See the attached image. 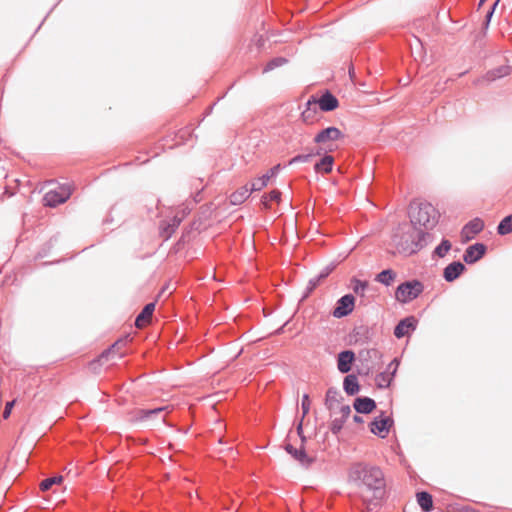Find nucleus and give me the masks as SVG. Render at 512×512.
I'll return each mask as SVG.
<instances>
[{
	"instance_id": "1",
	"label": "nucleus",
	"mask_w": 512,
	"mask_h": 512,
	"mask_svg": "<svg viewBox=\"0 0 512 512\" xmlns=\"http://www.w3.org/2000/svg\"><path fill=\"white\" fill-rule=\"evenodd\" d=\"M349 481L370 495V501L382 500L386 494V480L382 469L366 462L353 463L348 472Z\"/></svg>"
},
{
	"instance_id": "2",
	"label": "nucleus",
	"mask_w": 512,
	"mask_h": 512,
	"mask_svg": "<svg viewBox=\"0 0 512 512\" xmlns=\"http://www.w3.org/2000/svg\"><path fill=\"white\" fill-rule=\"evenodd\" d=\"M430 234L410 223H400L396 228L392 243L399 253L412 255L427 245Z\"/></svg>"
},
{
	"instance_id": "3",
	"label": "nucleus",
	"mask_w": 512,
	"mask_h": 512,
	"mask_svg": "<svg viewBox=\"0 0 512 512\" xmlns=\"http://www.w3.org/2000/svg\"><path fill=\"white\" fill-rule=\"evenodd\" d=\"M408 215L413 225L426 232L432 230L440 218L439 211L430 202L421 199L410 202Z\"/></svg>"
},
{
	"instance_id": "4",
	"label": "nucleus",
	"mask_w": 512,
	"mask_h": 512,
	"mask_svg": "<svg viewBox=\"0 0 512 512\" xmlns=\"http://www.w3.org/2000/svg\"><path fill=\"white\" fill-rule=\"evenodd\" d=\"M424 291V284L418 279L407 280L399 284L395 290V299L407 304L417 299Z\"/></svg>"
},
{
	"instance_id": "5",
	"label": "nucleus",
	"mask_w": 512,
	"mask_h": 512,
	"mask_svg": "<svg viewBox=\"0 0 512 512\" xmlns=\"http://www.w3.org/2000/svg\"><path fill=\"white\" fill-rule=\"evenodd\" d=\"M71 194L72 190L69 184L60 185L57 189L45 193L43 197L44 205L54 208L65 203Z\"/></svg>"
},
{
	"instance_id": "6",
	"label": "nucleus",
	"mask_w": 512,
	"mask_h": 512,
	"mask_svg": "<svg viewBox=\"0 0 512 512\" xmlns=\"http://www.w3.org/2000/svg\"><path fill=\"white\" fill-rule=\"evenodd\" d=\"M394 424V420L391 417L385 416L384 412L373 419V421L369 424L370 431L374 435H377L381 438H385L389 433L391 427Z\"/></svg>"
},
{
	"instance_id": "7",
	"label": "nucleus",
	"mask_w": 512,
	"mask_h": 512,
	"mask_svg": "<svg viewBox=\"0 0 512 512\" xmlns=\"http://www.w3.org/2000/svg\"><path fill=\"white\" fill-rule=\"evenodd\" d=\"M355 307V297L353 294L348 293L340 297L332 311L335 318H344L352 313Z\"/></svg>"
},
{
	"instance_id": "8",
	"label": "nucleus",
	"mask_w": 512,
	"mask_h": 512,
	"mask_svg": "<svg viewBox=\"0 0 512 512\" xmlns=\"http://www.w3.org/2000/svg\"><path fill=\"white\" fill-rule=\"evenodd\" d=\"M373 329L368 325L355 326L349 335L350 343L355 345H364L371 342Z\"/></svg>"
},
{
	"instance_id": "9",
	"label": "nucleus",
	"mask_w": 512,
	"mask_h": 512,
	"mask_svg": "<svg viewBox=\"0 0 512 512\" xmlns=\"http://www.w3.org/2000/svg\"><path fill=\"white\" fill-rule=\"evenodd\" d=\"M359 359L361 362L365 363V374L367 375L370 371L376 368V366H378L382 359V353L375 348L362 349L359 352Z\"/></svg>"
},
{
	"instance_id": "10",
	"label": "nucleus",
	"mask_w": 512,
	"mask_h": 512,
	"mask_svg": "<svg viewBox=\"0 0 512 512\" xmlns=\"http://www.w3.org/2000/svg\"><path fill=\"white\" fill-rule=\"evenodd\" d=\"M417 324L418 320L413 315L401 319L394 328V336L397 339L409 336L413 331L416 330Z\"/></svg>"
},
{
	"instance_id": "11",
	"label": "nucleus",
	"mask_w": 512,
	"mask_h": 512,
	"mask_svg": "<svg viewBox=\"0 0 512 512\" xmlns=\"http://www.w3.org/2000/svg\"><path fill=\"white\" fill-rule=\"evenodd\" d=\"M487 246L484 243H474L467 247L463 254V261L466 264H474L484 257Z\"/></svg>"
},
{
	"instance_id": "12",
	"label": "nucleus",
	"mask_w": 512,
	"mask_h": 512,
	"mask_svg": "<svg viewBox=\"0 0 512 512\" xmlns=\"http://www.w3.org/2000/svg\"><path fill=\"white\" fill-rule=\"evenodd\" d=\"M344 137V134L337 127L331 126L319 131L315 137L314 142L316 144H325L328 142H334Z\"/></svg>"
},
{
	"instance_id": "13",
	"label": "nucleus",
	"mask_w": 512,
	"mask_h": 512,
	"mask_svg": "<svg viewBox=\"0 0 512 512\" xmlns=\"http://www.w3.org/2000/svg\"><path fill=\"white\" fill-rule=\"evenodd\" d=\"M356 355L352 350H343L337 355V369L346 374L351 371Z\"/></svg>"
},
{
	"instance_id": "14",
	"label": "nucleus",
	"mask_w": 512,
	"mask_h": 512,
	"mask_svg": "<svg viewBox=\"0 0 512 512\" xmlns=\"http://www.w3.org/2000/svg\"><path fill=\"white\" fill-rule=\"evenodd\" d=\"M334 268H335L334 264L327 265L319 272L318 275L311 278L307 284V287L305 289V292H304L302 298L303 299L307 298L314 291V289L321 283V281L330 275V273L334 270Z\"/></svg>"
},
{
	"instance_id": "15",
	"label": "nucleus",
	"mask_w": 512,
	"mask_h": 512,
	"mask_svg": "<svg viewBox=\"0 0 512 512\" xmlns=\"http://www.w3.org/2000/svg\"><path fill=\"white\" fill-rule=\"evenodd\" d=\"M284 449L305 468H308L314 462V459L307 455L303 447L297 449L292 444L287 443Z\"/></svg>"
},
{
	"instance_id": "16",
	"label": "nucleus",
	"mask_w": 512,
	"mask_h": 512,
	"mask_svg": "<svg viewBox=\"0 0 512 512\" xmlns=\"http://www.w3.org/2000/svg\"><path fill=\"white\" fill-rule=\"evenodd\" d=\"M466 271L465 265L460 261H453L443 271V278L447 282H453Z\"/></svg>"
},
{
	"instance_id": "17",
	"label": "nucleus",
	"mask_w": 512,
	"mask_h": 512,
	"mask_svg": "<svg viewBox=\"0 0 512 512\" xmlns=\"http://www.w3.org/2000/svg\"><path fill=\"white\" fill-rule=\"evenodd\" d=\"M485 227L484 221L478 217L470 220L462 229L461 235L465 240H471Z\"/></svg>"
},
{
	"instance_id": "18",
	"label": "nucleus",
	"mask_w": 512,
	"mask_h": 512,
	"mask_svg": "<svg viewBox=\"0 0 512 512\" xmlns=\"http://www.w3.org/2000/svg\"><path fill=\"white\" fill-rule=\"evenodd\" d=\"M376 402L368 396H359L354 399L353 408L359 414H370L376 409Z\"/></svg>"
},
{
	"instance_id": "19",
	"label": "nucleus",
	"mask_w": 512,
	"mask_h": 512,
	"mask_svg": "<svg viewBox=\"0 0 512 512\" xmlns=\"http://www.w3.org/2000/svg\"><path fill=\"white\" fill-rule=\"evenodd\" d=\"M319 109L323 112H330L339 106L338 99L328 90L319 99H316Z\"/></svg>"
},
{
	"instance_id": "20",
	"label": "nucleus",
	"mask_w": 512,
	"mask_h": 512,
	"mask_svg": "<svg viewBox=\"0 0 512 512\" xmlns=\"http://www.w3.org/2000/svg\"><path fill=\"white\" fill-rule=\"evenodd\" d=\"M281 169V165L280 164H277L275 166H273L272 168H270L267 173H265L264 175H262L261 177L255 179L252 184H251V190H256V191H260L261 189H263L264 187L267 186L269 180L272 178V177H275L279 171Z\"/></svg>"
},
{
	"instance_id": "21",
	"label": "nucleus",
	"mask_w": 512,
	"mask_h": 512,
	"mask_svg": "<svg viewBox=\"0 0 512 512\" xmlns=\"http://www.w3.org/2000/svg\"><path fill=\"white\" fill-rule=\"evenodd\" d=\"M182 219L178 216H174L170 219L168 222H164L160 226V234L161 236L167 240L169 239L173 233L176 231V229L179 227Z\"/></svg>"
},
{
	"instance_id": "22",
	"label": "nucleus",
	"mask_w": 512,
	"mask_h": 512,
	"mask_svg": "<svg viewBox=\"0 0 512 512\" xmlns=\"http://www.w3.org/2000/svg\"><path fill=\"white\" fill-rule=\"evenodd\" d=\"M318 104L316 103V99L312 97L306 102V109L302 112L301 118L303 122L309 124L314 121L316 114L318 113Z\"/></svg>"
},
{
	"instance_id": "23",
	"label": "nucleus",
	"mask_w": 512,
	"mask_h": 512,
	"mask_svg": "<svg viewBox=\"0 0 512 512\" xmlns=\"http://www.w3.org/2000/svg\"><path fill=\"white\" fill-rule=\"evenodd\" d=\"M154 310H155L154 302H150V303L146 304L143 307L142 311L137 315V317L135 319V326L137 328H142L145 325V323H147L149 321Z\"/></svg>"
},
{
	"instance_id": "24",
	"label": "nucleus",
	"mask_w": 512,
	"mask_h": 512,
	"mask_svg": "<svg viewBox=\"0 0 512 512\" xmlns=\"http://www.w3.org/2000/svg\"><path fill=\"white\" fill-rule=\"evenodd\" d=\"M343 389L349 396L356 395L360 391V385L356 375L348 374L343 380Z\"/></svg>"
},
{
	"instance_id": "25",
	"label": "nucleus",
	"mask_w": 512,
	"mask_h": 512,
	"mask_svg": "<svg viewBox=\"0 0 512 512\" xmlns=\"http://www.w3.org/2000/svg\"><path fill=\"white\" fill-rule=\"evenodd\" d=\"M334 158L329 154H325L319 161L314 164L316 173L327 174L333 169Z\"/></svg>"
},
{
	"instance_id": "26",
	"label": "nucleus",
	"mask_w": 512,
	"mask_h": 512,
	"mask_svg": "<svg viewBox=\"0 0 512 512\" xmlns=\"http://www.w3.org/2000/svg\"><path fill=\"white\" fill-rule=\"evenodd\" d=\"M342 396L340 395L339 390L336 387L328 388L325 396V406L330 411L333 412L335 406L342 400Z\"/></svg>"
},
{
	"instance_id": "27",
	"label": "nucleus",
	"mask_w": 512,
	"mask_h": 512,
	"mask_svg": "<svg viewBox=\"0 0 512 512\" xmlns=\"http://www.w3.org/2000/svg\"><path fill=\"white\" fill-rule=\"evenodd\" d=\"M253 191L254 190H251V187L248 188L246 185L240 187L229 196L230 203L235 206L242 204Z\"/></svg>"
},
{
	"instance_id": "28",
	"label": "nucleus",
	"mask_w": 512,
	"mask_h": 512,
	"mask_svg": "<svg viewBox=\"0 0 512 512\" xmlns=\"http://www.w3.org/2000/svg\"><path fill=\"white\" fill-rule=\"evenodd\" d=\"M416 499L423 512H430L433 509V498L430 493L426 491L417 492Z\"/></svg>"
},
{
	"instance_id": "29",
	"label": "nucleus",
	"mask_w": 512,
	"mask_h": 512,
	"mask_svg": "<svg viewBox=\"0 0 512 512\" xmlns=\"http://www.w3.org/2000/svg\"><path fill=\"white\" fill-rule=\"evenodd\" d=\"M396 277L397 273L393 269L388 268L376 274L375 281L388 287L395 281Z\"/></svg>"
},
{
	"instance_id": "30",
	"label": "nucleus",
	"mask_w": 512,
	"mask_h": 512,
	"mask_svg": "<svg viewBox=\"0 0 512 512\" xmlns=\"http://www.w3.org/2000/svg\"><path fill=\"white\" fill-rule=\"evenodd\" d=\"M510 72V68L508 66H500L493 70L486 72V74L482 77V80L487 82H493L499 78H502L508 75Z\"/></svg>"
},
{
	"instance_id": "31",
	"label": "nucleus",
	"mask_w": 512,
	"mask_h": 512,
	"mask_svg": "<svg viewBox=\"0 0 512 512\" xmlns=\"http://www.w3.org/2000/svg\"><path fill=\"white\" fill-rule=\"evenodd\" d=\"M165 409H166V407H164V406L153 408V409H139L137 411L136 417H137V420L144 422V421H147V420L153 418L154 416L159 415Z\"/></svg>"
},
{
	"instance_id": "32",
	"label": "nucleus",
	"mask_w": 512,
	"mask_h": 512,
	"mask_svg": "<svg viewBox=\"0 0 512 512\" xmlns=\"http://www.w3.org/2000/svg\"><path fill=\"white\" fill-rule=\"evenodd\" d=\"M368 286H369V283L366 280H360L357 277H352L350 280V288L358 296L363 297L365 295V292H366Z\"/></svg>"
},
{
	"instance_id": "33",
	"label": "nucleus",
	"mask_w": 512,
	"mask_h": 512,
	"mask_svg": "<svg viewBox=\"0 0 512 512\" xmlns=\"http://www.w3.org/2000/svg\"><path fill=\"white\" fill-rule=\"evenodd\" d=\"M128 342V336L124 339H119L114 344H112L108 349L104 350L99 356V361L108 360L110 355L114 354L116 350L119 349L120 346H124Z\"/></svg>"
},
{
	"instance_id": "34",
	"label": "nucleus",
	"mask_w": 512,
	"mask_h": 512,
	"mask_svg": "<svg viewBox=\"0 0 512 512\" xmlns=\"http://www.w3.org/2000/svg\"><path fill=\"white\" fill-rule=\"evenodd\" d=\"M497 233L501 236L512 233V214L505 216L497 226Z\"/></svg>"
},
{
	"instance_id": "35",
	"label": "nucleus",
	"mask_w": 512,
	"mask_h": 512,
	"mask_svg": "<svg viewBox=\"0 0 512 512\" xmlns=\"http://www.w3.org/2000/svg\"><path fill=\"white\" fill-rule=\"evenodd\" d=\"M323 149L318 148L316 152H310L307 154H298L290 159L289 165L296 164V163H306L312 160L313 157L319 156L322 154Z\"/></svg>"
},
{
	"instance_id": "36",
	"label": "nucleus",
	"mask_w": 512,
	"mask_h": 512,
	"mask_svg": "<svg viewBox=\"0 0 512 512\" xmlns=\"http://www.w3.org/2000/svg\"><path fill=\"white\" fill-rule=\"evenodd\" d=\"M395 376H392L389 372H380L376 375L375 381L379 389L388 388Z\"/></svg>"
},
{
	"instance_id": "37",
	"label": "nucleus",
	"mask_w": 512,
	"mask_h": 512,
	"mask_svg": "<svg viewBox=\"0 0 512 512\" xmlns=\"http://www.w3.org/2000/svg\"><path fill=\"white\" fill-rule=\"evenodd\" d=\"M62 481L63 477L61 475L48 477L40 483V489L43 492L48 491L53 485L60 484Z\"/></svg>"
},
{
	"instance_id": "38",
	"label": "nucleus",
	"mask_w": 512,
	"mask_h": 512,
	"mask_svg": "<svg viewBox=\"0 0 512 512\" xmlns=\"http://www.w3.org/2000/svg\"><path fill=\"white\" fill-rule=\"evenodd\" d=\"M451 249V242L443 238L441 243L434 249V255L443 258Z\"/></svg>"
},
{
	"instance_id": "39",
	"label": "nucleus",
	"mask_w": 512,
	"mask_h": 512,
	"mask_svg": "<svg viewBox=\"0 0 512 512\" xmlns=\"http://www.w3.org/2000/svg\"><path fill=\"white\" fill-rule=\"evenodd\" d=\"M285 63H287V59L284 58V57H275L273 58L272 60H270L266 67L264 68V72H268V71H271L277 67H280L282 65H284Z\"/></svg>"
},
{
	"instance_id": "40",
	"label": "nucleus",
	"mask_w": 512,
	"mask_h": 512,
	"mask_svg": "<svg viewBox=\"0 0 512 512\" xmlns=\"http://www.w3.org/2000/svg\"><path fill=\"white\" fill-rule=\"evenodd\" d=\"M280 198L281 192L279 190H272L263 196V204L268 207V202H278Z\"/></svg>"
},
{
	"instance_id": "41",
	"label": "nucleus",
	"mask_w": 512,
	"mask_h": 512,
	"mask_svg": "<svg viewBox=\"0 0 512 512\" xmlns=\"http://www.w3.org/2000/svg\"><path fill=\"white\" fill-rule=\"evenodd\" d=\"M345 420L342 418H335L330 424V430L334 435H337L343 428Z\"/></svg>"
},
{
	"instance_id": "42",
	"label": "nucleus",
	"mask_w": 512,
	"mask_h": 512,
	"mask_svg": "<svg viewBox=\"0 0 512 512\" xmlns=\"http://www.w3.org/2000/svg\"><path fill=\"white\" fill-rule=\"evenodd\" d=\"M57 242V236H53L50 240L44 245L41 251L38 252L37 257L43 258L47 255L49 250L53 247L54 243Z\"/></svg>"
},
{
	"instance_id": "43",
	"label": "nucleus",
	"mask_w": 512,
	"mask_h": 512,
	"mask_svg": "<svg viewBox=\"0 0 512 512\" xmlns=\"http://www.w3.org/2000/svg\"><path fill=\"white\" fill-rule=\"evenodd\" d=\"M310 404H311V402L309 399V395L304 394L302 397V402H301V409H302V414H303L302 417H305L309 413Z\"/></svg>"
},
{
	"instance_id": "44",
	"label": "nucleus",
	"mask_w": 512,
	"mask_h": 512,
	"mask_svg": "<svg viewBox=\"0 0 512 512\" xmlns=\"http://www.w3.org/2000/svg\"><path fill=\"white\" fill-rule=\"evenodd\" d=\"M400 365V361L398 358H394L387 366L385 372H389L392 376H395L397 373V369Z\"/></svg>"
},
{
	"instance_id": "45",
	"label": "nucleus",
	"mask_w": 512,
	"mask_h": 512,
	"mask_svg": "<svg viewBox=\"0 0 512 512\" xmlns=\"http://www.w3.org/2000/svg\"><path fill=\"white\" fill-rule=\"evenodd\" d=\"M15 403H16V400H15V399H14V400H12V401H8V402L6 403L5 408H4V411H3V414H2V416H3V418H4V419L9 418V416H10V414H11V411H12V409H13V407H14Z\"/></svg>"
},
{
	"instance_id": "46",
	"label": "nucleus",
	"mask_w": 512,
	"mask_h": 512,
	"mask_svg": "<svg viewBox=\"0 0 512 512\" xmlns=\"http://www.w3.org/2000/svg\"><path fill=\"white\" fill-rule=\"evenodd\" d=\"M498 1H499V0H497V1H496V2H495V3L490 7V9H489V10L487 11V13H486V16H485V22H484V25H485V27H486V28L489 26L490 20H491V18H492V16H493V13H494V10H495V8H496V6H497V4H498Z\"/></svg>"
},
{
	"instance_id": "47",
	"label": "nucleus",
	"mask_w": 512,
	"mask_h": 512,
	"mask_svg": "<svg viewBox=\"0 0 512 512\" xmlns=\"http://www.w3.org/2000/svg\"><path fill=\"white\" fill-rule=\"evenodd\" d=\"M340 413H341V418L344 419L346 421V419L350 416L351 414V408L349 405H343L341 406L340 408Z\"/></svg>"
},
{
	"instance_id": "48",
	"label": "nucleus",
	"mask_w": 512,
	"mask_h": 512,
	"mask_svg": "<svg viewBox=\"0 0 512 512\" xmlns=\"http://www.w3.org/2000/svg\"><path fill=\"white\" fill-rule=\"evenodd\" d=\"M297 432H298L299 436L301 437L302 442H305L306 438L302 435V432H303L302 422H300L298 424Z\"/></svg>"
},
{
	"instance_id": "49",
	"label": "nucleus",
	"mask_w": 512,
	"mask_h": 512,
	"mask_svg": "<svg viewBox=\"0 0 512 512\" xmlns=\"http://www.w3.org/2000/svg\"><path fill=\"white\" fill-rule=\"evenodd\" d=\"M348 72H349V77H350V79H351L352 81H354L355 76H356V73H355V69H354V66H353V65H351V66L349 67V71H348Z\"/></svg>"
},
{
	"instance_id": "50",
	"label": "nucleus",
	"mask_w": 512,
	"mask_h": 512,
	"mask_svg": "<svg viewBox=\"0 0 512 512\" xmlns=\"http://www.w3.org/2000/svg\"><path fill=\"white\" fill-rule=\"evenodd\" d=\"M353 421L355 423H359V424L364 422L363 418L361 416H358V415H354Z\"/></svg>"
},
{
	"instance_id": "51",
	"label": "nucleus",
	"mask_w": 512,
	"mask_h": 512,
	"mask_svg": "<svg viewBox=\"0 0 512 512\" xmlns=\"http://www.w3.org/2000/svg\"><path fill=\"white\" fill-rule=\"evenodd\" d=\"M486 1H487V0H480V1H479V5H480V6H481V5H483Z\"/></svg>"
},
{
	"instance_id": "52",
	"label": "nucleus",
	"mask_w": 512,
	"mask_h": 512,
	"mask_svg": "<svg viewBox=\"0 0 512 512\" xmlns=\"http://www.w3.org/2000/svg\"><path fill=\"white\" fill-rule=\"evenodd\" d=\"M124 356V353H119V358H122Z\"/></svg>"
}]
</instances>
